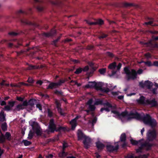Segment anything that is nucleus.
<instances>
[{"label": "nucleus", "instance_id": "bf43d9fd", "mask_svg": "<svg viewBox=\"0 0 158 158\" xmlns=\"http://www.w3.org/2000/svg\"><path fill=\"white\" fill-rule=\"evenodd\" d=\"M17 99L20 101H22L23 100V98L21 97H17Z\"/></svg>", "mask_w": 158, "mask_h": 158}, {"label": "nucleus", "instance_id": "864d4df0", "mask_svg": "<svg viewBox=\"0 0 158 158\" xmlns=\"http://www.w3.org/2000/svg\"><path fill=\"white\" fill-rule=\"evenodd\" d=\"M144 63L147 65L148 66H150L152 65V64L151 62L150 61H147L144 62Z\"/></svg>", "mask_w": 158, "mask_h": 158}, {"label": "nucleus", "instance_id": "4d7b16f0", "mask_svg": "<svg viewBox=\"0 0 158 158\" xmlns=\"http://www.w3.org/2000/svg\"><path fill=\"white\" fill-rule=\"evenodd\" d=\"M27 81L29 83H32L33 82V80L31 78H29L27 80Z\"/></svg>", "mask_w": 158, "mask_h": 158}, {"label": "nucleus", "instance_id": "ea45409f", "mask_svg": "<svg viewBox=\"0 0 158 158\" xmlns=\"http://www.w3.org/2000/svg\"><path fill=\"white\" fill-rule=\"evenodd\" d=\"M102 102L100 100H98L96 101L94 103V105H98L100 104H102Z\"/></svg>", "mask_w": 158, "mask_h": 158}, {"label": "nucleus", "instance_id": "f3484780", "mask_svg": "<svg viewBox=\"0 0 158 158\" xmlns=\"http://www.w3.org/2000/svg\"><path fill=\"white\" fill-rule=\"evenodd\" d=\"M96 85V82H89V84L85 86V87L88 88H95V85Z\"/></svg>", "mask_w": 158, "mask_h": 158}, {"label": "nucleus", "instance_id": "a19ab883", "mask_svg": "<svg viewBox=\"0 0 158 158\" xmlns=\"http://www.w3.org/2000/svg\"><path fill=\"white\" fill-rule=\"evenodd\" d=\"M10 85L11 87H19L21 86L20 84H11Z\"/></svg>", "mask_w": 158, "mask_h": 158}, {"label": "nucleus", "instance_id": "393cba45", "mask_svg": "<svg viewBox=\"0 0 158 158\" xmlns=\"http://www.w3.org/2000/svg\"><path fill=\"white\" fill-rule=\"evenodd\" d=\"M126 139V135L125 133H123L121 134L120 137V140L122 142H125Z\"/></svg>", "mask_w": 158, "mask_h": 158}, {"label": "nucleus", "instance_id": "6ab92c4d", "mask_svg": "<svg viewBox=\"0 0 158 158\" xmlns=\"http://www.w3.org/2000/svg\"><path fill=\"white\" fill-rule=\"evenodd\" d=\"M33 130L35 131L36 134L37 135H41V131L40 128L37 126V128L35 129L34 127H33Z\"/></svg>", "mask_w": 158, "mask_h": 158}, {"label": "nucleus", "instance_id": "f257e3e1", "mask_svg": "<svg viewBox=\"0 0 158 158\" xmlns=\"http://www.w3.org/2000/svg\"><path fill=\"white\" fill-rule=\"evenodd\" d=\"M131 143L133 145H138L140 146L139 148L136 150L137 152H142V149H145L146 150H148L151 148L152 144L148 142H145L143 143V140H139L138 141L134 140L133 139H130Z\"/></svg>", "mask_w": 158, "mask_h": 158}, {"label": "nucleus", "instance_id": "c756f323", "mask_svg": "<svg viewBox=\"0 0 158 158\" xmlns=\"http://www.w3.org/2000/svg\"><path fill=\"white\" fill-rule=\"evenodd\" d=\"M2 128L4 131H6L7 128V126L6 123H4L2 125Z\"/></svg>", "mask_w": 158, "mask_h": 158}, {"label": "nucleus", "instance_id": "e433bc0d", "mask_svg": "<svg viewBox=\"0 0 158 158\" xmlns=\"http://www.w3.org/2000/svg\"><path fill=\"white\" fill-rule=\"evenodd\" d=\"M134 157V155L132 153L128 154L126 157V158H133Z\"/></svg>", "mask_w": 158, "mask_h": 158}, {"label": "nucleus", "instance_id": "4468645a", "mask_svg": "<svg viewBox=\"0 0 158 158\" xmlns=\"http://www.w3.org/2000/svg\"><path fill=\"white\" fill-rule=\"evenodd\" d=\"M130 118H138L140 117V115L137 113L135 111L131 112L129 114Z\"/></svg>", "mask_w": 158, "mask_h": 158}, {"label": "nucleus", "instance_id": "13d9d810", "mask_svg": "<svg viewBox=\"0 0 158 158\" xmlns=\"http://www.w3.org/2000/svg\"><path fill=\"white\" fill-rule=\"evenodd\" d=\"M145 56L147 58H150L151 57L150 54L149 53L145 54Z\"/></svg>", "mask_w": 158, "mask_h": 158}, {"label": "nucleus", "instance_id": "c85d7f7f", "mask_svg": "<svg viewBox=\"0 0 158 158\" xmlns=\"http://www.w3.org/2000/svg\"><path fill=\"white\" fill-rule=\"evenodd\" d=\"M67 155L66 153L64 152V150L62 152H60L59 154V156L61 157H64L65 156Z\"/></svg>", "mask_w": 158, "mask_h": 158}, {"label": "nucleus", "instance_id": "5fc2aeb1", "mask_svg": "<svg viewBox=\"0 0 158 158\" xmlns=\"http://www.w3.org/2000/svg\"><path fill=\"white\" fill-rule=\"evenodd\" d=\"M97 120V119L96 118H94L93 120L92 121V124L93 125H94V124L96 123Z\"/></svg>", "mask_w": 158, "mask_h": 158}, {"label": "nucleus", "instance_id": "680f3d73", "mask_svg": "<svg viewBox=\"0 0 158 158\" xmlns=\"http://www.w3.org/2000/svg\"><path fill=\"white\" fill-rule=\"evenodd\" d=\"M143 70L141 69H139L137 71V73L139 74H141L143 72Z\"/></svg>", "mask_w": 158, "mask_h": 158}, {"label": "nucleus", "instance_id": "4c0bfd02", "mask_svg": "<svg viewBox=\"0 0 158 158\" xmlns=\"http://www.w3.org/2000/svg\"><path fill=\"white\" fill-rule=\"evenodd\" d=\"M5 140V138L3 135H2L0 136V142L2 143Z\"/></svg>", "mask_w": 158, "mask_h": 158}, {"label": "nucleus", "instance_id": "8fccbe9b", "mask_svg": "<svg viewBox=\"0 0 158 158\" xmlns=\"http://www.w3.org/2000/svg\"><path fill=\"white\" fill-rule=\"evenodd\" d=\"M107 36V35H106L103 34L99 37V39H101V38H106Z\"/></svg>", "mask_w": 158, "mask_h": 158}, {"label": "nucleus", "instance_id": "6e6d98bb", "mask_svg": "<svg viewBox=\"0 0 158 158\" xmlns=\"http://www.w3.org/2000/svg\"><path fill=\"white\" fill-rule=\"evenodd\" d=\"M36 68L34 66H33L31 65H30L29 67L27 68V69L30 70L33 69H35Z\"/></svg>", "mask_w": 158, "mask_h": 158}, {"label": "nucleus", "instance_id": "6e6552de", "mask_svg": "<svg viewBox=\"0 0 158 158\" xmlns=\"http://www.w3.org/2000/svg\"><path fill=\"white\" fill-rule=\"evenodd\" d=\"M101 83H96V85H95V88L97 89L101 90L102 91L106 93L109 92L110 90H112L113 89V88H110V89L108 88L104 89H103Z\"/></svg>", "mask_w": 158, "mask_h": 158}, {"label": "nucleus", "instance_id": "338daca9", "mask_svg": "<svg viewBox=\"0 0 158 158\" xmlns=\"http://www.w3.org/2000/svg\"><path fill=\"white\" fill-rule=\"evenodd\" d=\"M53 156L52 154H49L48 155V156H46V157L48 158H51Z\"/></svg>", "mask_w": 158, "mask_h": 158}, {"label": "nucleus", "instance_id": "bb28decb", "mask_svg": "<svg viewBox=\"0 0 158 158\" xmlns=\"http://www.w3.org/2000/svg\"><path fill=\"white\" fill-rule=\"evenodd\" d=\"M106 71V68H102L100 69L98 71L102 75H104Z\"/></svg>", "mask_w": 158, "mask_h": 158}, {"label": "nucleus", "instance_id": "aec40b11", "mask_svg": "<svg viewBox=\"0 0 158 158\" xmlns=\"http://www.w3.org/2000/svg\"><path fill=\"white\" fill-rule=\"evenodd\" d=\"M96 146L98 150H101L103 149L104 147V145L100 142H98L96 143Z\"/></svg>", "mask_w": 158, "mask_h": 158}, {"label": "nucleus", "instance_id": "3c124183", "mask_svg": "<svg viewBox=\"0 0 158 158\" xmlns=\"http://www.w3.org/2000/svg\"><path fill=\"white\" fill-rule=\"evenodd\" d=\"M48 115L49 117H51L52 115V113L49 109L48 110Z\"/></svg>", "mask_w": 158, "mask_h": 158}, {"label": "nucleus", "instance_id": "5701e85b", "mask_svg": "<svg viewBox=\"0 0 158 158\" xmlns=\"http://www.w3.org/2000/svg\"><path fill=\"white\" fill-rule=\"evenodd\" d=\"M57 86L56 83L52 82L50 84L48 87L47 88V89H52L56 87Z\"/></svg>", "mask_w": 158, "mask_h": 158}, {"label": "nucleus", "instance_id": "c9c22d12", "mask_svg": "<svg viewBox=\"0 0 158 158\" xmlns=\"http://www.w3.org/2000/svg\"><path fill=\"white\" fill-rule=\"evenodd\" d=\"M65 82V81L64 80H60L59 81L56 83L57 86L60 85L64 83Z\"/></svg>", "mask_w": 158, "mask_h": 158}, {"label": "nucleus", "instance_id": "9b49d317", "mask_svg": "<svg viewBox=\"0 0 158 158\" xmlns=\"http://www.w3.org/2000/svg\"><path fill=\"white\" fill-rule=\"evenodd\" d=\"M80 117V116H77L70 122V124L71 125L72 128L73 130H74L77 126V120Z\"/></svg>", "mask_w": 158, "mask_h": 158}, {"label": "nucleus", "instance_id": "37998d69", "mask_svg": "<svg viewBox=\"0 0 158 158\" xmlns=\"http://www.w3.org/2000/svg\"><path fill=\"white\" fill-rule=\"evenodd\" d=\"M11 109V108L10 107V106L9 105L6 106L4 107L5 110L6 111H9Z\"/></svg>", "mask_w": 158, "mask_h": 158}, {"label": "nucleus", "instance_id": "09e8293b", "mask_svg": "<svg viewBox=\"0 0 158 158\" xmlns=\"http://www.w3.org/2000/svg\"><path fill=\"white\" fill-rule=\"evenodd\" d=\"M120 92H111V93L113 95V96H117L119 94V93Z\"/></svg>", "mask_w": 158, "mask_h": 158}, {"label": "nucleus", "instance_id": "58836bf2", "mask_svg": "<svg viewBox=\"0 0 158 158\" xmlns=\"http://www.w3.org/2000/svg\"><path fill=\"white\" fill-rule=\"evenodd\" d=\"M15 103V102L14 101H9L8 102L9 106H10L11 108L14 106Z\"/></svg>", "mask_w": 158, "mask_h": 158}, {"label": "nucleus", "instance_id": "473e14b6", "mask_svg": "<svg viewBox=\"0 0 158 158\" xmlns=\"http://www.w3.org/2000/svg\"><path fill=\"white\" fill-rule=\"evenodd\" d=\"M0 120L2 121H4L5 120V116L2 114L0 113Z\"/></svg>", "mask_w": 158, "mask_h": 158}, {"label": "nucleus", "instance_id": "1a4fd4ad", "mask_svg": "<svg viewBox=\"0 0 158 158\" xmlns=\"http://www.w3.org/2000/svg\"><path fill=\"white\" fill-rule=\"evenodd\" d=\"M107 149L108 151L112 152L117 151L118 148V143H115V146H113L110 145H108L106 146Z\"/></svg>", "mask_w": 158, "mask_h": 158}, {"label": "nucleus", "instance_id": "de8ad7c7", "mask_svg": "<svg viewBox=\"0 0 158 158\" xmlns=\"http://www.w3.org/2000/svg\"><path fill=\"white\" fill-rule=\"evenodd\" d=\"M122 66V64L121 63H119L118 65L116 67L117 70H119Z\"/></svg>", "mask_w": 158, "mask_h": 158}, {"label": "nucleus", "instance_id": "a18cd8bd", "mask_svg": "<svg viewBox=\"0 0 158 158\" xmlns=\"http://www.w3.org/2000/svg\"><path fill=\"white\" fill-rule=\"evenodd\" d=\"M36 107L37 108L39 109V110H42V106L40 104H37L36 105Z\"/></svg>", "mask_w": 158, "mask_h": 158}, {"label": "nucleus", "instance_id": "20e7f679", "mask_svg": "<svg viewBox=\"0 0 158 158\" xmlns=\"http://www.w3.org/2000/svg\"><path fill=\"white\" fill-rule=\"evenodd\" d=\"M143 121L146 124L149 125L152 127H155L156 125V120L154 119H152L150 116L146 114L143 118Z\"/></svg>", "mask_w": 158, "mask_h": 158}, {"label": "nucleus", "instance_id": "774afa93", "mask_svg": "<svg viewBox=\"0 0 158 158\" xmlns=\"http://www.w3.org/2000/svg\"><path fill=\"white\" fill-rule=\"evenodd\" d=\"M154 65L158 66V61H155L153 63Z\"/></svg>", "mask_w": 158, "mask_h": 158}, {"label": "nucleus", "instance_id": "7ed1b4c3", "mask_svg": "<svg viewBox=\"0 0 158 158\" xmlns=\"http://www.w3.org/2000/svg\"><path fill=\"white\" fill-rule=\"evenodd\" d=\"M124 71L126 74V78L127 81L134 79L136 78L137 73L135 70H130L128 68L125 67L124 68Z\"/></svg>", "mask_w": 158, "mask_h": 158}, {"label": "nucleus", "instance_id": "e2e57ef3", "mask_svg": "<svg viewBox=\"0 0 158 158\" xmlns=\"http://www.w3.org/2000/svg\"><path fill=\"white\" fill-rule=\"evenodd\" d=\"M6 103L5 101H3L1 102V106L5 105H6Z\"/></svg>", "mask_w": 158, "mask_h": 158}, {"label": "nucleus", "instance_id": "f704fd0d", "mask_svg": "<svg viewBox=\"0 0 158 158\" xmlns=\"http://www.w3.org/2000/svg\"><path fill=\"white\" fill-rule=\"evenodd\" d=\"M82 71V69L81 68H79L76 69V71L75 72V73L77 74H79Z\"/></svg>", "mask_w": 158, "mask_h": 158}, {"label": "nucleus", "instance_id": "79ce46f5", "mask_svg": "<svg viewBox=\"0 0 158 158\" xmlns=\"http://www.w3.org/2000/svg\"><path fill=\"white\" fill-rule=\"evenodd\" d=\"M152 23H153V21H149L148 22L145 23H144V24L146 25H151L153 26L155 25V24H152Z\"/></svg>", "mask_w": 158, "mask_h": 158}, {"label": "nucleus", "instance_id": "f8f14e48", "mask_svg": "<svg viewBox=\"0 0 158 158\" xmlns=\"http://www.w3.org/2000/svg\"><path fill=\"white\" fill-rule=\"evenodd\" d=\"M137 103L139 104L146 105L147 104V100H145L144 97L141 96L139 99L136 100Z\"/></svg>", "mask_w": 158, "mask_h": 158}, {"label": "nucleus", "instance_id": "603ef678", "mask_svg": "<svg viewBox=\"0 0 158 158\" xmlns=\"http://www.w3.org/2000/svg\"><path fill=\"white\" fill-rule=\"evenodd\" d=\"M89 69V67L88 66H86L84 68L82 69V71H86Z\"/></svg>", "mask_w": 158, "mask_h": 158}, {"label": "nucleus", "instance_id": "0eeeda50", "mask_svg": "<svg viewBox=\"0 0 158 158\" xmlns=\"http://www.w3.org/2000/svg\"><path fill=\"white\" fill-rule=\"evenodd\" d=\"M156 137V134L155 130L149 131L147 134V138L149 141H152Z\"/></svg>", "mask_w": 158, "mask_h": 158}, {"label": "nucleus", "instance_id": "2f4dec72", "mask_svg": "<svg viewBox=\"0 0 158 158\" xmlns=\"http://www.w3.org/2000/svg\"><path fill=\"white\" fill-rule=\"evenodd\" d=\"M35 100L33 99H31L29 101L28 103V105H30L31 106H33L34 104Z\"/></svg>", "mask_w": 158, "mask_h": 158}, {"label": "nucleus", "instance_id": "dca6fc26", "mask_svg": "<svg viewBox=\"0 0 158 158\" xmlns=\"http://www.w3.org/2000/svg\"><path fill=\"white\" fill-rule=\"evenodd\" d=\"M85 147L88 148L90 144V140L88 139H86L83 142Z\"/></svg>", "mask_w": 158, "mask_h": 158}, {"label": "nucleus", "instance_id": "f03ea898", "mask_svg": "<svg viewBox=\"0 0 158 158\" xmlns=\"http://www.w3.org/2000/svg\"><path fill=\"white\" fill-rule=\"evenodd\" d=\"M104 105L105 107L102 108L101 109L100 111L101 112H102L104 110L107 111H109L111 110L112 113L114 114L116 116H121L123 117H125L127 115V112H123L120 114L118 111L115 110H113V109L115 108V107L112 106L111 104L108 102L104 104Z\"/></svg>", "mask_w": 158, "mask_h": 158}, {"label": "nucleus", "instance_id": "49530a36", "mask_svg": "<svg viewBox=\"0 0 158 158\" xmlns=\"http://www.w3.org/2000/svg\"><path fill=\"white\" fill-rule=\"evenodd\" d=\"M68 146V145L67 143L64 142L63 143V150H64V149Z\"/></svg>", "mask_w": 158, "mask_h": 158}, {"label": "nucleus", "instance_id": "9d476101", "mask_svg": "<svg viewBox=\"0 0 158 158\" xmlns=\"http://www.w3.org/2000/svg\"><path fill=\"white\" fill-rule=\"evenodd\" d=\"M146 103V105H148L151 107L155 106L157 105V102L154 99H147Z\"/></svg>", "mask_w": 158, "mask_h": 158}, {"label": "nucleus", "instance_id": "ddd939ff", "mask_svg": "<svg viewBox=\"0 0 158 158\" xmlns=\"http://www.w3.org/2000/svg\"><path fill=\"white\" fill-rule=\"evenodd\" d=\"M86 23L89 25H95L97 24H98L100 25H102L103 24V21L102 19H99L96 22H91L88 20H86Z\"/></svg>", "mask_w": 158, "mask_h": 158}, {"label": "nucleus", "instance_id": "39448f33", "mask_svg": "<svg viewBox=\"0 0 158 158\" xmlns=\"http://www.w3.org/2000/svg\"><path fill=\"white\" fill-rule=\"evenodd\" d=\"M49 129L51 132H53L54 131H57L58 130H60L63 129L62 127H60L58 129H57L56 128V125L54 123V120L53 119H51L50 121Z\"/></svg>", "mask_w": 158, "mask_h": 158}, {"label": "nucleus", "instance_id": "c03bdc74", "mask_svg": "<svg viewBox=\"0 0 158 158\" xmlns=\"http://www.w3.org/2000/svg\"><path fill=\"white\" fill-rule=\"evenodd\" d=\"M145 82H140L139 83V85H140V87H141L142 88H145Z\"/></svg>", "mask_w": 158, "mask_h": 158}, {"label": "nucleus", "instance_id": "7c9ffc66", "mask_svg": "<svg viewBox=\"0 0 158 158\" xmlns=\"http://www.w3.org/2000/svg\"><path fill=\"white\" fill-rule=\"evenodd\" d=\"M6 138L8 140H10L11 139V135L10 133L7 132L5 135Z\"/></svg>", "mask_w": 158, "mask_h": 158}, {"label": "nucleus", "instance_id": "72a5a7b5", "mask_svg": "<svg viewBox=\"0 0 158 158\" xmlns=\"http://www.w3.org/2000/svg\"><path fill=\"white\" fill-rule=\"evenodd\" d=\"M148 155H140L138 156H135V158H147L148 157Z\"/></svg>", "mask_w": 158, "mask_h": 158}, {"label": "nucleus", "instance_id": "4be33fe9", "mask_svg": "<svg viewBox=\"0 0 158 158\" xmlns=\"http://www.w3.org/2000/svg\"><path fill=\"white\" fill-rule=\"evenodd\" d=\"M145 88L148 89H150L152 87V83L148 81H145Z\"/></svg>", "mask_w": 158, "mask_h": 158}, {"label": "nucleus", "instance_id": "412c9836", "mask_svg": "<svg viewBox=\"0 0 158 158\" xmlns=\"http://www.w3.org/2000/svg\"><path fill=\"white\" fill-rule=\"evenodd\" d=\"M55 33L56 31L55 30H53L51 31L50 32L44 33V35L45 36L48 37L53 35Z\"/></svg>", "mask_w": 158, "mask_h": 158}, {"label": "nucleus", "instance_id": "423d86ee", "mask_svg": "<svg viewBox=\"0 0 158 158\" xmlns=\"http://www.w3.org/2000/svg\"><path fill=\"white\" fill-rule=\"evenodd\" d=\"M28 105V103L27 101H24L22 103H20L16 106L15 110L17 111H19L21 110H23L25 108V107Z\"/></svg>", "mask_w": 158, "mask_h": 158}, {"label": "nucleus", "instance_id": "a878e982", "mask_svg": "<svg viewBox=\"0 0 158 158\" xmlns=\"http://www.w3.org/2000/svg\"><path fill=\"white\" fill-rule=\"evenodd\" d=\"M77 135L78 140L81 139L83 136V134L81 131L80 130H78Z\"/></svg>", "mask_w": 158, "mask_h": 158}, {"label": "nucleus", "instance_id": "052dcab7", "mask_svg": "<svg viewBox=\"0 0 158 158\" xmlns=\"http://www.w3.org/2000/svg\"><path fill=\"white\" fill-rule=\"evenodd\" d=\"M107 55L111 57H112L113 56V54L112 53L110 52H107Z\"/></svg>", "mask_w": 158, "mask_h": 158}, {"label": "nucleus", "instance_id": "69168bd1", "mask_svg": "<svg viewBox=\"0 0 158 158\" xmlns=\"http://www.w3.org/2000/svg\"><path fill=\"white\" fill-rule=\"evenodd\" d=\"M37 9L39 10V11H41L43 9V8L42 7H40V6H38L37 7Z\"/></svg>", "mask_w": 158, "mask_h": 158}, {"label": "nucleus", "instance_id": "2eb2a0df", "mask_svg": "<svg viewBox=\"0 0 158 158\" xmlns=\"http://www.w3.org/2000/svg\"><path fill=\"white\" fill-rule=\"evenodd\" d=\"M93 102V100L92 99H89L87 102V104L89 105V109L90 110L93 111L95 109V107L94 105H92Z\"/></svg>", "mask_w": 158, "mask_h": 158}, {"label": "nucleus", "instance_id": "a211bd4d", "mask_svg": "<svg viewBox=\"0 0 158 158\" xmlns=\"http://www.w3.org/2000/svg\"><path fill=\"white\" fill-rule=\"evenodd\" d=\"M56 105L58 109V112L61 114V115H64V114L63 113V111L61 108L60 107V104L58 102V101H56Z\"/></svg>", "mask_w": 158, "mask_h": 158}, {"label": "nucleus", "instance_id": "cd10ccee", "mask_svg": "<svg viewBox=\"0 0 158 158\" xmlns=\"http://www.w3.org/2000/svg\"><path fill=\"white\" fill-rule=\"evenodd\" d=\"M22 143H23L24 144V145L25 146H27L30 145L31 144V142L27 140H23L22 141Z\"/></svg>", "mask_w": 158, "mask_h": 158}, {"label": "nucleus", "instance_id": "0e129e2a", "mask_svg": "<svg viewBox=\"0 0 158 158\" xmlns=\"http://www.w3.org/2000/svg\"><path fill=\"white\" fill-rule=\"evenodd\" d=\"M9 34L12 35H16L17 34L14 32H12L9 33Z\"/></svg>", "mask_w": 158, "mask_h": 158}, {"label": "nucleus", "instance_id": "b1692460", "mask_svg": "<svg viewBox=\"0 0 158 158\" xmlns=\"http://www.w3.org/2000/svg\"><path fill=\"white\" fill-rule=\"evenodd\" d=\"M116 67V63L115 62H114L109 65L108 66V68L110 69H114Z\"/></svg>", "mask_w": 158, "mask_h": 158}]
</instances>
